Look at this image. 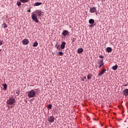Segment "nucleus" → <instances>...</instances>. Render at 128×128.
Returning a JSON list of instances; mask_svg holds the SVG:
<instances>
[{
  "label": "nucleus",
  "mask_w": 128,
  "mask_h": 128,
  "mask_svg": "<svg viewBox=\"0 0 128 128\" xmlns=\"http://www.w3.org/2000/svg\"><path fill=\"white\" fill-rule=\"evenodd\" d=\"M42 10H37L34 12L32 13V18L35 22H38V16H42Z\"/></svg>",
  "instance_id": "f257e3e1"
},
{
  "label": "nucleus",
  "mask_w": 128,
  "mask_h": 128,
  "mask_svg": "<svg viewBox=\"0 0 128 128\" xmlns=\"http://www.w3.org/2000/svg\"><path fill=\"white\" fill-rule=\"evenodd\" d=\"M36 95V92L35 90H31L28 92V96L29 98H34L35 97Z\"/></svg>",
  "instance_id": "f03ea898"
},
{
  "label": "nucleus",
  "mask_w": 128,
  "mask_h": 128,
  "mask_svg": "<svg viewBox=\"0 0 128 128\" xmlns=\"http://www.w3.org/2000/svg\"><path fill=\"white\" fill-rule=\"evenodd\" d=\"M90 12L92 14H94V12H96V14H97V8L96 6H92L90 8Z\"/></svg>",
  "instance_id": "7ed1b4c3"
},
{
  "label": "nucleus",
  "mask_w": 128,
  "mask_h": 128,
  "mask_svg": "<svg viewBox=\"0 0 128 128\" xmlns=\"http://www.w3.org/2000/svg\"><path fill=\"white\" fill-rule=\"evenodd\" d=\"M16 100L14 97H12V98H10L9 100L7 101V103L8 104H14Z\"/></svg>",
  "instance_id": "20e7f679"
},
{
  "label": "nucleus",
  "mask_w": 128,
  "mask_h": 128,
  "mask_svg": "<svg viewBox=\"0 0 128 128\" xmlns=\"http://www.w3.org/2000/svg\"><path fill=\"white\" fill-rule=\"evenodd\" d=\"M98 64H99L98 68H102V66L104 64V60H98Z\"/></svg>",
  "instance_id": "39448f33"
},
{
  "label": "nucleus",
  "mask_w": 128,
  "mask_h": 128,
  "mask_svg": "<svg viewBox=\"0 0 128 128\" xmlns=\"http://www.w3.org/2000/svg\"><path fill=\"white\" fill-rule=\"evenodd\" d=\"M22 43L23 45H28L29 43V41L28 39L25 38V39H24V40H22Z\"/></svg>",
  "instance_id": "423d86ee"
},
{
  "label": "nucleus",
  "mask_w": 128,
  "mask_h": 128,
  "mask_svg": "<svg viewBox=\"0 0 128 128\" xmlns=\"http://www.w3.org/2000/svg\"><path fill=\"white\" fill-rule=\"evenodd\" d=\"M54 120L55 118L54 116H50L48 118V120L49 122H54Z\"/></svg>",
  "instance_id": "0eeeda50"
},
{
  "label": "nucleus",
  "mask_w": 128,
  "mask_h": 128,
  "mask_svg": "<svg viewBox=\"0 0 128 128\" xmlns=\"http://www.w3.org/2000/svg\"><path fill=\"white\" fill-rule=\"evenodd\" d=\"M68 34H70V32L68 30H64L63 32H62L63 36H67Z\"/></svg>",
  "instance_id": "6e6552de"
},
{
  "label": "nucleus",
  "mask_w": 128,
  "mask_h": 128,
  "mask_svg": "<svg viewBox=\"0 0 128 128\" xmlns=\"http://www.w3.org/2000/svg\"><path fill=\"white\" fill-rule=\"evenodd\" d=\"M106 71V68H103V70L101 71V72H100V73H98V76H102V75L104 74L105 72Z\"/></svg>",
  "instance_id": "1a4fd4ad"
},
{
  "label": "nucleus",
  "mask_w": 128,
  "mask_h": 128,
  "mask_svg": "<svg viewBox=\"0 0 128 128\" xmlns=\"http://www.w3.org/2000/svg\"><path fill=\"white\" fill-rule=\"evenodd\" d=\"M123 94L124 96L127 97V96H128V89H124L123 92Z\"/></svg>",
  "instance_id": "9d476101"
},
{
  "label": "nucleus",
  "mask_w": 128,
  "mask_h": 128,
  "mask_svg": "<svg viewBox=\"0 0 128 128\" xmlns=\"http://www.w3.org/2000/svg\"><path fill=\"white\" fill-rule=\"evenodd\" d=\"M66 45V42H62L60 45V48H62V50H64V48H65Z\"/></svg>",
  "instance_id": "9b49d317"
},
{
  "label": "nucleus",
  "mask_w": 128,
  "mask_h": 128,
  "mask_svg": "<svg viewBox=\"0 0 128 128\" xmlns=\"http://www.w3.org/2000/svg\"><path fill=\"white\" fill-rule=\"evenodd\" d=\"M84 52V49H82V48H78V54H80L81 52Z\"/></svg>",
  "instance_id": "f8f14e48"
},
{
  "label": "nucleus",
  "mask_w": 128,
  "mask_h": 128,
  "mask_svg": "<svg viewBox=\"0 0 128 128\" xmlns=\"http://www.w3.org/2000/svg\"><path fill=\"white\" fill-rule=\"evenodd\" d=\"M118 68V66H117V64H116V66H112V70H116Z\"/></svg>",
  "instance_id": "ddd939ff"
},
{
  "label": "nucleus",
  "mask_w": 128,
  "mask_h": 128,
  "mask_svg": "<svg viewBox=\"0 0 128 128\" xmlns=\"http://www.w3.org/2000/svg\"><path fill=\"white\" fill-rule=\"evenodd\" d=\"M89 24H94V20H92V18L89 20Z\"/></svg>",
  "instance_id": "4468645a"
},
{
  "label": "nucleus",
  "mask_w": 128,
  "mask_h": 128,
  "mask_svg": "<svg viewBox=\"0 0 128 128\" xmlns=\"http://www.w3.org/2000/svg\"><path fill=\"white\" fill-rule=\"evenodd\" d=\"M2 86H4L3 90H6L8 87L6 84L4 83V84H2Z\"/></svg>",
  "instance_id": "2eb2a0df"
},
{
  "label": "nucleus",
  "mask_w": 128,
  "mask_h": 128,
  "mask_svg": "<svg viewBox=\"0 0 128 128\" xmlns=\"http://www.w3.org/2000/svg\"><path fill=\"white\" fill-rule=\"evenodd\" d=\"M106 50L108 52H110L112 50L110 47H108V48H106Z\"/></svg>",
  "instance_id": "dca6fc26"
},
{
  "label": "nucleus",
  "mask_w": 128,
  "mask_h": 128,
  "mask_svg": "<svg viewBox=\"0 0 128 128\" xmlns=\"http://www.w3.org/2000/svg\"><path fill=\"white\" fill-rule=\"evenodd\" d=\"M55 47H56V48H58V50H60V45H58V43H56V45L55 46Z\"/></svg>",
  "instance_id": "f3484780"
},
{
  "label": "nucleus",
  "mask_w": 128,
  "mask_h": 128,
  "mask_svg": "<svg viewBox=\"0 0 128 128\" xmlns=\"http://www.w3.org/2000/svg\"><path fill=\"white\" fill-rule=\"evenodd\" d=\"M38 46V43L37 42H35L33 45L34 47H37Z\"/></svg>",
  "instance_id": "a211bd4d"
},
{
  "label": "nucleus",
  "mask_w": 128,
  "mask_h": 128,
  "mask_svg": "<svg viewBox=\"0 0 128 128\" xmlns=\"http://www.w3.org/2000/svg\"><path fill=\"white\" fill-rule=\"evenodd\" d=\"M42 2H35L34 5L35 6H40V4H42Z\"/></svg>",
  "instance_id": "6ab92c4d"
},
{
  "label": "nucleus",
  "mask_w": 128,
  "mask_h": 128,
  "mask_svg": "<svg viewBox=\"0 0 128 128\" xmlns=\"http://www.w3.org/2000/svg\"><path fill=\"white\" fill-rule=\"evenodd\" d=\"M16 4L18 6L22 4L21 1H17Z\"/></svg>",
  "instance_id": "aec40b11"
},
{
  "label": "nucleus",
  "mask_w": 128,
  "mask_h": 128,
  "mask_svg": "<svg viewBox=\"0 0 128 128\" xmlns=\"http://www.w3.org/2000/svg\"><path fill=\"white\" fill-rule=\"evenodd\" d=\"M22 2H28L29 0H20Z\"/></svg>",
  "instance_id": "412c9836"
},
{
  "label": "nucleus",
  "mask_w": 128,
  "mask_h": 128,
  "mask_svg": "<svg viewBox=\"0 0 128 128\" xmlns=\"http://www.w3.org/2000/svg\"><path fill=\"white\" fill-rule=\"evenodd\" d=\"M52 108V104H50L48 106V108H49V109H51Z\"/></svg>",
  "instance_id": "4be33fe9"
},
{
  "label": "nucleus",
  "mask_w": 128,
  "mask_h": 128,
  "mask_svg": "<svg viewBox=\"0 0 128 128\" xmlns=\"http://www.w3.org/2000/svg\"><path fill=\"white\" fill-rule=\"evenodd\" d=\"M6 27H8V25H6V23H4L3 24V28H6Z\"/></svg>",
  "instance_id": "5701e85b"
},
{
  "label": "nucleus",
  "mask_w": 128,
  "mask_h": 128,
  "mask_svg": "<svg viewBox=\"0 0 128 128\" xmlns=\"http://www.w3.org/2000/svg\"><path fill=\"white\" fill-rule=\"evenodd\" d=\"M90 78H92V75L90 74H88V78L90 79Z\"/></svg>",
  "instance_id": "b1692460"
},
{
  "label": "nucleus",
  "mask_w": 128,
  "mask_h": 128,
  "mask_svg": "<svg viewBox=\"0 0 128 128\" xmlns=\"http://www.w3.org/2000/svg\"><path fill=\"white\" fill-rule=\"evenodd\" d=\"M85 79H86V76H84V77H82V81H84Z\"/></svg>",
  "instance_id": "393cba45"
},
{
  "label": "nucleus",
  "mask_w": 128,
  "mask_h": 128,
  "mask_svg": "<svg viewBox=\"0 0 128 128\" xmlns=\"http://www.w3.org/2000/svg\"><path fill=\"white\" fill-rule=\"evenodd\" d=\"M63 52H58V54H60V56H62L63 55Z\"/></svg>",
  "instance_id": "a878e982"
},
{
  "label": "nucleus",
  "mask_w": 128,
  "mask_h": 128,
  "mask_svg": "<svg viewBox=\"0 0 128 128\" xmlns=\"http://www.w3.org/2000/svg\"><path fill=\"white\" fill-rule=\"evenodd\" d=\"M3 43V40H0V46H2V45Z\"/></svg>",
  "instance_id": "bb28decb"
},
{
  "label": "nucleus",
  "mask_w": 128,
  "mask_h": 128,
  "mask_svg": "<svg viewBox=\"0 0 128 128\" xmlns=\"http://www.w3.org/2000/svg\"><path fill=\"white\" fill-rule=\"evenodd\" d=\"M99 58H104V56H102V55L100 54V56H99Z\"/></svg>",
  "instance_id": "cd10ccee"
},
{
  "label": "nucleus",
  "mask_w": 128,
  "mask_h": 128,
  "mask_svg": "<svg viewBox=\"0 0 128 128\" xmlns=\"http://www.w3.org/2000/svg\"><path fill=\"white\" fill-rule=\"evenodd\" d=\"M16 94H18V95H20V91H17V92H16Z\"/></svg>",
  "instance_id": "c85d7f7f"
},
{
  "label": "nucleus",
  "mask_w": 128,
  "mask_h": 128,
  "mask_svg": "<svg viewBox=\"0 0 128 128\" xmlns=\"http://www.w3.org/2000/svg\"><path fill=\"white\" fill-rule=\"evenodd\" d=\"M75 41H76V39L74 38H73L72 42H75Z\"/></svg>",
  "instance_id": "c756f323"
},
{
  "label": "nucleus",
  "mask_w": 128,
  "mask_h": 128,
  "mask_svg": "<svg viewBox=\"0 0 128 128\" xmlns=\"http://www.w3.org/2000/svg\"><path fill=\"white\" fill-rule=\"evenodd\" d=\"M28 12H30L31 10H30H30H28Z\"/></svg>",
  "instance_id": "7c9ffc66"
},
{
  "label": "nucleus",
  "mask_w": 128,
  "mask_h": 128,
  "mask_svg": "<svg viewBox=\"0 0 128 128\" xmlns=\"http://www.w3.org/2000/svg\"><path fill=\"white\" fill-rule=\"evenodd\" d=\"M128 86V84H125L124 85V86Z\"/></svg>",
  "instance_id": "2f4dec72"
},
{
  "label": "nucleus",
  "mask_w": 128,
  "mask_h": 128,
  "mask_svg": "<svg viewBox=\"0 0 128 128\" xmlns=\"http://www.w3.org/2000/svg\"><path fill=\"white\" fill-rule=\"evenodd\" d=\"M90 26H92V25H90Z\"/></svg>",
  "instance_id": "473e14b6"
},
{
  "label": "nucleus",
  "mask_w": 128,
  "mask_h": 128,
  "mask_svg": "<svg viewBox=\"0 0 128 128\" xmlns=\"http://www.w3.org/2000/svg\"><path fill=\"white\" fill-rule=\"evenodd\" d=\"M1 50H2L1 49H0V52H1Z\"/></svg>",
  "instance_id": "72a5a7b5"
}]
</instances>
